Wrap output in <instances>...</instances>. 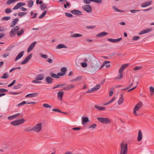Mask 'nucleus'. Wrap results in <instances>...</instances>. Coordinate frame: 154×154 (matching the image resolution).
Here are the masks:
<instances>
[{
	"mask_svg": "<svg viewBox=\"0 0 154 154\" xmlns=\"http://www.w3.org/2000/svg\"><path fill=\"white\" fill-rule=\"evenodd\" d=\"M128 144H124L123 143L120 145L121 146L120 154H127L128 152Z\"/></svg>",
	"mask_w": 154,
	"mask_h": 154,
	"instance_id": "obj_1",
	"label": "nucleus"
},
{
	"mask_svg": "<svg viewBox=\"0 0 154 154\" xmlns=\"http://www.w3.org/2000/svg\"><path fill=\"white\" fill-rule=\"evenodd\" d=\"M97 120L99 122L103 124H108L111 123L110 120L108 118L103 117H98Z\"/></svg>",
	"mask_w": 154,
	"mask_h": 154,
	"instance_id": "obj_2",
	"label": "nucleus"
},
{
	"mask_svg": "<svg viewBox=\"0 0 154 154\" xmlns=\"http://www.w3.org/2000/svg\"><path fill=\"white\" fill-rule=\"evenodd\" d=\"M25 120L24 119L14 121L11 122V124L14 126H16L23 123Z\"/></svg>",
	"mask_w": 154,
	"mask_h": 154,
	"instance_id": "obj_3",
	"label": "nucleus"
},
{
	"mask_svg": "<svg viewBox=\"0 0 154 154\" xmlns=\"http://www.w3.org/2000/svg\"><path fill=\"white\" fill-rule=\"evenodd\" d=\"M19 30V27L18 26H16L12 28L10 32V36L13 37L15 34L17 33Z\"/></svg>",
	"mask_w": 154,
	"mask_h": 154,
	"instance_id": "obj_4",
	"label": "nucleus"
},
{
	"mask_svg": "<svg viewBox=\"0 0 154 154\" xmlns=\"http://www.w3.org/2000/svg\"><path fill=\"white\" fill-rule=\"evenodd\" d=\"M100 87V85L97 84L94 87L89 89L86 92L88 93H91L94 91H97L99 89Z\"/></svg>",
	"mask_w": 154,
	"mask_h": 154,
	"instance_id": "obj_5",
	"label": "nucleus"
},
{
	"mask_svg": "<svg viewBox=\"0 0 154 154\" xmlns=\"http://www.w3.org/2000/svg\"><path fill=\"white\" fill-rule=\"evenodd\" d=\"M42 129V124L41 123L37 124L33 128V131L36 132H39Z\"/></svg>",
	"mask_w": 154,
	"mask_h": 154,
	"instance_id": "obj_6",
	"label": "nucleus"
},
{
	"mask_svg": "<svg viewBox=\"0 0 154 154\" xmlns=\"http://www.w3.org/2000/svg\"><path fill=\"white\" fill-rule=\"evenodd\" d=\"M82 9L88 13H90L92 11V8L90 5H85L82 7Z\"/></svg>",
	"mask_w": 154,
	"mask_h": 154,
	"instance_id": "obj_7",
	"label": "nucleus"
},
{
	"mask_svg": "<svg viewBox=\"0 0 154 154\" xmlns=\"http://www.w3.org/2000/svg\"><path fill=\"white\" fill-rule=\"evenodd\" d=\"M32 55V54L31 53L27 56L25 59L21 63L22 65L25 64L29 60L31 59Z\"/></svg>",
	"mask_w": 154,
	"mask_h": 154,
	"instance_id": "obj_8",
	"label": "nucleus"
},
{
	"mask_svg": "<svg viewBox=\"0 0 154 154\" xmlns=\"http://www.w3.org/2000/svg\"><path fill=\"white\" fill-rule=\"evenodd\" d=\"M70 12L73 14L77 15H82V12L78 10L74 9L71 10L70 11Z\"/></svg>",
	"mask_w": 154,
	"mask_h": 154,
	"instance_id": "obj_9",
	"label": "nucleus"
},
{
	"mask_svg": "<svg viewBox=\"0 0 154 154\" xmlns=\"http://www.w3.org/2000/svg\"><path fill=\"white\" fill-rule=\"evenodd\" d=\"M75 87V85L73 84H71L69 85H66L63 88V89L61 90L63 91H68L70 89H72Z\"/></svg>",
	"mask_w": 154,
	"mask_h": 154,
	"instance_id": "obj_10",
	"label": "nucleus"
},
{
	"mask_svg": "<svg viewBox=\"0 0 154 154\" xmlns=\"http://www.w3.org/2000/svg\"><path fill=\"white\" fill-rule=\"evenodd\" d=\"M152 30L153 29L152 28L146 29L141 31L140 33H139V35H140L145 33H146L149 32H151L152 31Z\"/></svg>",
	"mask_w": 154,
	"mask_h": 154,
	"instance_id": "obj_11",
	"label": "nucleus"
},
{
	"mask_svg": "<svg viewBox=\"0 0 154 154\" xmlns=\"http://www.w3.org/2000/svg\"><path fill=\"white\" fill-rule=\"evenodd\" d=\"M152 1H148L144 3H143L141 5V6L142 7H145L150 5L152 4Z\"/></svg>",
	"mask_w": 154,
	"mask_h": 154,
	"instance_id": "obj_12",
	"label": "nucleus"
},
{
	"mask_svg": "<svg viewBox=\"0 0 154 154\" xmlns=\"http://www.w3.org/2000/svg\"><path fill=\"white\" fill-rule=\"evenodd\" d=\"M67 71V68L65 67H63L61 68V72H59V76H62L66 74Z\"/></svg>",
	"mask_w": 154,
	"mask_h": 154,
	"instance_id": "obj_13",
	"label": "nucleus"
},
{
	"mask_svg": "<svg viewBox=\"0 0 154 154\" xmlns=\"http://www.w3.org/2000/svg\"><path fill=\"white\" fill-rule=\"evenodd\" d=\"M45 81L48 84L52 83L53 81V79L50 76H48L45 78Z\"/></svg>",
	"mask_w": 154,
	"mask_h": 154,
	"instance_id": "obj_14",
	"label": "nucleus"
},
{
	"mask_svg": "<svg viewBox=\"0 0 154 154\" xmlns=\"http://www.w3.org/2000/svg\"><path fill=\"white\" fill-rule=\"evenodd\" d=\"M36 43V42H33L29 46L28 50H27V52L29 53L34 48L35 44Z\"/></svg>",
	"mask_w": 154,
	"mask_h": 154,
	"instance_id": "obj_15",
	"label": "nucleus"
},
{
	"mask_svg": "<svg viewBox=\"0 0 154 154\" xmlns=\"http://www.w3.org/2000/svg\"><path fill=\"white\" fill-rule=\"evenodd\" d=\"M38 93H33L29 94L26 95L25 96V97L27 98L28 97H36L38 96Z\"/></svg>",
	"mask_w": 154,
	"mask_h": 154,
	"instance_id": "obj_16",
	"label": "nucleus"
},
{
	"mask_svg": "<svg viewBox=\"0 0 154 154\" xmlns=\"http://www.w3.org/2000/svg\"><path fill=\"white\" fill-rule=\"evenodd\" d=\"M143 105V103L142 102H140L137 103L135 106L134 109L138 111L139 110Z\"/></svg>",
	"mask_w": 154,
	"mask_h": 154,
	"instance_id": "obj_17",
	"label": "nucleus"
},
{
	"mask_svg": "<svg viewBox=\"0 0 154 154\" xmlns=\"http://www.w3.org/2000/svg\"><path fill=\"white\" fill-rule=\"evenodd\" d=\"M122 39V37L120 38H119L116 39H113L112 38H108L107 39L108 41L109 42H113V43H116L118 42H119L121 41Z\"/></svg>",
	"mask_w": 154,
	"mask_h": 154,
	"instance_id": "obj_18",
	"label": "nucleus"
},
{
	"mask_svg": "<svg viewBox=\"0 0 154 154\" xmlns=\"http://www.w3.org/2000/svg\"><path fill=\"white\" fill-rule=\"evenodd\" d=\"M64 94V92L60 91L57 93V98L60 101H61Z\"/></svg>",
	"mask_w": 154,
	"mask_h": 154,
	"instance_id": "obj_19",
	"label": "nucleus"
},
{
	"mask_svg": "<svg viewBox=\"0 0 154 154\" xmlns=\"http://www.w3.org/2000/svg\"><path fill=\"white\" fill-rule=\"evenodd\" d=\"M19 20V19L18 18H16L13 19V20L11 22L10 24V27H13L17 23V22Z\"/></svg>",
	"mask_w": 154,
	"mask_h": 154,
	"instance_id": "obj_20",
	"label": "nucleus"
},
{
	"mask_svg": "<svg viewBox=\"0 0 154 154\" xmlns=\"http://www.w3.org/2000/svg\"><path fill=\"white\" fill-rule=\"evenodd\" d=\"M24 51H23L20 52L17 56L15 58L14 61H16L20 59L23 55L24 54Z\"/></svg>",
	"mask_w": 154,
	"mask_h": 154,
	"instance_id": "obj_21",
	"label": "nucleus"
},
{
	"mask_svg": "<svg viewBox=\"0 0 154 154\" xmlns=\"http://www.w3.org/2000/svg\"><path fill=\"white\" fill-rule=\"evenodd\" d=\"M82 123L83 125L86 124L88 122L89 119L87 117H82Z\"/></svg>",
	"mask_w": 154,
	"mask_h": 154,
	"instance_id": "obj_22",
	"label": "nucleus"
},
{
	"mask_svg": "<svg viewBox=\"0 0 154 154\" xmlns=\"http://www.w3.org/2000/svg\"><path fill=\"white\" fill-rule=\"evenodd\" d=\"M44 78V74H40L37 76L35 79L37 80H42Z\"/></svg>",
	"mask_w": 154,
	"mask_h": 154,
	"instance_id": "obj_23",
	"label": "nucleus"
},
{
	"mask_svg": "<svg viewBox=\"0 0 154 154\" xmlns=\"http://www.w3.org/2000/svg\"><path fill=\"white\" fill-rule=\"evenodd\" d=\"M50 74L51 75V77L52 78H53L58 79L60 78V76H60L59 75V73H58L57 74H56L54 73L53 72H51L50 73Z\"/></svg>",
	"mask_w": 154,
	"mask_h": 154,
	"instance_id": "obj_24",
	"label": "nucleus"
},
{
	"mask_svg": "<svg viewBox=\"0 0 154 154\" xmlns=\"http://www.w3.org/2000/svg\"><path fill=\"white\" fill-rule=\"evenodd\" d=\"M142 134L141 131L139 130L138 133V135L137 137V140L138 141H141L142 138Z\"/></svg>",
	"mask_w": 154,
	"mask_h": 154,
	"instance_id": "obj_25",
	"label": "nucleus"
},
{
	"mask_svg": "<svg viewBox=\"0 0 154 154\" xmlns=\"http://www.w3.org/2000/svg\"><path fill=\"white\" fill-rule=\"evenodd\" d=\"M124 102V97L123 94L122 93L121 94V97L120 98L118 101V104L119 105L122 104Z\"/></svg>",
	"mask_w": 154,
	"mask_h": 154,
	"instance_id": "obj_26",
	"label": "nucleus"
},
{
	"mask_svg": "<svg viewBox=\"0 0 154 154\" xmlns=\"http://www.w3.org/2000/svg\"><path fill=\"white\" fill-rule=\"evenodd\" d=\"M67 48V47L66 45L62 44L58 45L56 47L57 49H60L62 48Z\"/></svg>",
	"mask_w": 154,
	"mask_h": 154,
	"instance_id": "obj_27",
	"label": "nucleus"
},
{
	"mask_svg": "<svg viewBox=\"0 0 154 154\" xmlns=\"http://www.w3.org/2000/svg\"><path fill=\"white\" fill-rule=\"evenodd\" d=\"M108 34V33L106 32H102L97 34V37H102L107 35Z\"/></svg>",
	"mask_w": 154,
	"mask_h": 154,
	"instance_id": "obj_28",
	"label": "nucleus"
},
{
	"mask_svg": "<svg viewBox=\"0 0 154 154\" xmlns=\"http://www.w3.org/2000/svg\"><path fill=\"white\" fill-rule=\"evenodd\" d=\"M82 35L79 33H75L70 36L71 38H77L81 37Z\"/></svg>",
	"mask_w": 154,
	"mask_h": 154,
	"instance_id": "obj_29",
	"label": "nucleus"
},
{
	"mask_svg": "<svg viewBox=\"0 0 154 154\" xmlns=\"http://www.w3.org/2000/svg\"><path fill=\"white\" fill-rule=\"evenodd\" d=\"M28 4L27 6L29 8H31L32 7L33 5V2L32 0H30L28 1Z\"/></svg>",
	"mask_w": 154,
	"mask_h": 154,
	"instance_id": "obj_30",
	"label": "nucleus"
},
{
	"mask_svg": "<svg viewBox=\"0 0 154 154\" xmlns=\"http://www.w3.org/2000/svg\"><path fill=\"white\" fill-rule=\"evenodd\" d=\"M94 107L99 110L103 111L105 109V107L99 106L96 105L94 106Z\"/></svg>",
	"mask_w": 154,
	"mask_h": 154,
	"instance_id": "obj_31",
	"label": "nucleus"
},
{
	"mask_svg": "<svg viewBox=\"0 0 154 154\" xmlns=\"http://www.w3.org/2000/svg\"><path fill=\"white\" fill-rule=\"evenodd\" d=\"M20 0H8L6 2V4L8 5H10L16 1H19Z\"/></svg>",
	"mask_w": 154,
	"mask_h": 154,
	"instance_id": "obj_32",
	"label": "nucleus"
},
{
	"mask_svg": "<svg viewBox=\"0 0 154 154\" xmlns=\"http://www.w3.org/2000/svg\"><path fill=\"white\" fill-rule=\"evenodd\" d=\"M30 15L32 16L31 18L32 19L35 18L37 15V13L34 14L33 11H31L30 12Z\"/></svg>",
	"mask_w": 154,
	"mask_h": 154,
	"instance_id": "obj_33",
	"label": "nucleus"
},
{
	"mask_svg": "<svg viewBox=\"0 0 154 154\" xmlns=\"http://www.w3.org/2000/svg\"><path fill=\"white\" fill-rule=\"evenodd\" d=\"M40 8L42 10H44L47 8V5L46 4L43 3L40 5Z\"/></svg>",
	"mask_w": 154,
	"mask_h": 154,
	"instance_id": "obj_34",
	"label": "nucleus"
},
{
	"mask_svg": "<svg viewBox=\"0 0 154 154\" xmlns=\"http://www.w3.org/2000/svg\"><path fill=\"white\" fill-rule=\"evenodd\" d=\"M24 32V29L23 28H22L21 29L20 31H18L17 32V34L18 36H20V35L23 34Z\"/></svg>",
	"mask_w": 154,
	"mask_h": 154,
	"instance_id": "obj_35",
	"label": "nucleus"
},
{
	"mask_svg": "<svg viewBox=\"0 0 154 154\" xmlns=\"http://www.w3.org/2000/svg\"><path fill=\"white\" fill-rule=\"evenodd\" d=\"M20 2H18L13 8V10H17L20 8L21 7Z\"/></svg>",
	"mask_w": 154,
	"mask_h": 154,
	"instance_id": "obj_36",
	"label": "nucleus"
},
{
	"mask_svg": "<svg viewBox=\"0 0 154 154\" xmlns=\"http://www.w3.org/2000/svg\"><path fill=\"white\" fill-rule=\"evenodd\" d=\"M123 77V73H119V75L117 77L115 78L114 79L116 80L121 79Z\"/></svg>",
	"mask_w": 154,
	"mask_h": 154,
	"instance_id": "obj_37",
	"label": "nucleus"
},
{
	"mask_svg": "<svg viewBox=\"0 0 154 154\" xmlns=\"http://www.w3.org/2000/svg\"><path fill=\"white\" fill-rule=\"evenodd\" d=\"M22 85L20 84H18L17 85H14L13 88V89L15 90L19 89L21 88Z\"/></svg>",
	"mask_w": 154,
	"mask_h": 154,
	"instance_id": "obj_38",
	"label": "nucleus"
},
{
	"mask_svg": "<svg viewBox=\"0 0 154 154\" xmlns=\"http://www.w3.org/2000/svg\"><path fill=\"white\" fill-rule=\"evenodd\" d=\"M112 8L115 11L121 12H124V10H121L118 9L116 6H113V7Z\"/></svg>",
	"mask_w": 154,
	"mask_h": 154,
	"instance_id": "obj_39",
	"label": "nucleus"
},
{
	"mask_svg": "<svg viewBox=\"0 0 154 154\" xmlns=\"http://www.w3.org/2000/svg\"><path fill=\"white\" fill-rule=\"evenodd\" d=\"M11 18V17L10 16L5 17L1 18V20H10Z\"/></svg>",
	"mask_w": 154,
	"mask_h": 154,
	"instance_id": "obj_40",
	"label": "nucleus"
},
{
	"mask_svg": "<svg viewBox=\"0 0 154 154\" xmlns=\"http://www.w3.org/2000/svg\"><path fill=\"white\" fill-rule=\"evenodd\" d=\"M116 98V97H113L112 99L110 100L107 103H105L104 104V105H107L108 104L111 103H112V102L114 101L115 100Z\"/></svg>",
	"mask_w": 154,
	"mask_h": 154,
	"instance_id": "obj_41",
	"label": "nucleus"
},
{
	"mask_svg": "<svg viewBox=\"0 0 154 154\" xmlns=\"http://www.w3.org/2000/svg\"><path fill=\"white\" fill-rule=\"evenodd\" d=\"M8 73L6 72L3 74V75L1 77V78L3 79H6L8 78Z\"/></svg>",
	"mask_w": 154,
	"mask_h": 154,
	"instance_id": "obj_42",
	"label": "nucleus"
},
{
	"mask_svg": "<svg viewBox=\"0 0 154 154\" xmlns=\"http://www.w3.org/2000/svg\"><path fill=\"white\" fill-rule=\"evenodd\" d=\"M47 13V11H45L39 17V18L41 19L44 17L45 15Z\"/></svg>",
	"mask_w": 154,
	"mask_h": 154,
	"instance_id": "obj_43",
	"label": "nucleus"
},
{
	"mask_svg": "<svg viewBox=\"0 0 154 154\" xmlns=\"http://www.w3.org/2000/svg\"><path fill=\"white\" fill-rule=\"evenodd\" d=\"M150 90V95L152 96L154 93V88L152 86H151L149 88Z\"/></svg>",
	"mask_w": 154,
	"mask_h": 154,
	"instance_id": "obj_44",
	"label": "nucleus"
},
{
	"mask_svg": "<svg viewBox=\"0 0 154 154\" xmlns=\"http://www.w3.org/2000/svg\"><path fill=\"white\" fill-rule=\"evenodd\" d=\"M12 11V10L10 8H8L5 10V12L6 14H9Z\"/></svg>",
	"mask_w": 154,
	"mask_h": 154,
	"instance_id": "obj_45",
	"label": "nucleus"
},
{
	"mask_svg": "<svg viewBox=\"0 0 154 154\" xmlns=\"http://www.w3.org/2000/svg\"><path fill=\"white\" fill-rule=\"evenodd\" d=\"M21 68V67H15V68H12L11 69L10 71H9V72H12L13 71L16 70V69H20Z\"/></svg>",
	"mask_w": 154,
	"mask_h": 154,
	"instance_id": "obj_46",
	"label": "nucleus"
},
{
	"mask_svg": "<svg viewBox=\"0 0 154 154\" xmlns=\"http://www.w3.org/2000/svg\"><path fill=\"white\" fill-rule=\"evenodd\" d=\"M143 67L142 66H138L134 68L133 69L134 70H137L141 69Z\"/></svg>",
	"mask_w": 154,
	"mask_h": 154,
	"instance_id": "obj_47",
	"label": "nucleus"
},
{
	"mask_svg": "<svg viewBox=\"0 0 154 154\" xmlns=\"http://www.w3.org/2000/svg\"><path fill=\"white\" fill-rule=\"evenodd\" d=\"M65 14L66 16L69 17H73L72 14L69 13H66Z\"/></svg>",
	"mask_w": 154,
	"mask_h": 154,
	"instance_id": "obj_48",
	"label": "nucleus"
},
{
	"mask_svg": "<svg viewBox=\"0 0 154 154\" xmlns=\"http://www.w3.org/2000/svg\"><path fill=\"white\" fill-rule=\"evenodd\" d=\"M43 106L46 108H51L52 106L47 103H44L43 105Z\"/></svg>",
	"mask_w": 154,
	"mask_h": 154,
	"instance_id": "obj_49",
	"label": "nucleus"
},
{
	"mask_svg": "<svg viewBox=\"0 0 154 154\" xmlns=\"http://www.w3.org/2000/svg\"><path fill=\"white\" fill-rule=\"evenodd\" d=\"M26 103V101H22V102H21V103H20L17 104V105L16 106H17V107L21 105H24Z\"/></svg>",
	"mask_w": 154,
	"mask_h": 154,
	"instance_id": "obj_50",
	"label": "nucleus"
},
{
	"mask_svg": "<svg viewBox=\"0 0 154 154\" xmlns=\"http://www.w3.org/2000/svg\"><path fill=\"white\" fill-rule=\"evenodd\" d=\"M93 0H84L83 2L84 3L86 4H89L91 2H93Z\"/></svg>",
	"mask_w": 154,
	"mask_h": 154,
	"instance_id": "obj_51",
	"label": "nucleus"
},
{
	"mask_svg": "<svg viewBox=\"0 0 154 154\" xmlns=\"http://www.w3.org/2000/svg\"><path fill=\"white\" fill-rule=\"evenodd\" d=\"M140 38L139 36H134L132 38L131 40L132 41H135L138 39Z\"/></svg>",
	"mask_w": 154,
	"mask_h": 154,
	"instance_id": "obj_52",
	"label": "nucleus"
},
{
	"mask_svg": "<svg viewBox=\"0 0 154 154\" xmlns=\"http://www.w3.org/2000/svg\"><path fill=\"white\" fill-rule=\"evenodd\" d=\"M16 80H14L13 81V82L11 83H10V84H9V85H8V87H11L12 86H13L14 84L15 83V82H16Z\"/></svg>",
	"mask_w": 154,
	"mask_h": 154,
	"instance_id": "obj_53",
	"label": "nucleus"
},
{
	"mask_svg": "<svg viewBox=\"0 0 154 154\" xmlns=\"http://www.w3.org/2000/svg\"><path fill=\"white\" fill-rule=\"evenodd\" d=\"M40 55L41 57L44 59H47L48 57V56L47 55L45 54H40Z\"/></svg>",
	"mask_w": 154,
	"mask_h": 154,
	"instance_id": "obj_54",
	"label": "nucleus"
},
{
	"mask_svg": "<svg viewBox=\"0 0 154 154\" xmlns=\"http://www.w3.org/2000/svg\"><path fill=\"white\" fill-rule=\"evenodd\" d=\"M97 126V125L96 124H93L90 125L89 127V128H92L93 129H94Z\"/></svg>",
	"mask_w": 154,
	"mask_h": 154,
	"instance_id": "obj_55",
	"label": "nucleus"
},
{
	"mask_svg": "<svg viewBox=\"0 0 154 154\" xmlns=\"http://www.w3.org/2000/svg\"><path fill=\"white\" fill-rule=\"evenodd\" d=\"M70 5V4L68 2H66V4L64 5V7L65 8H66L67 6H69Z\"/></svg>",
	"mask_w": 154,
	"mask_h": 154,
	"instance_id": "obj_56",
	"label": "nucleus"
},
{
	"mask_svg": "<svg viewBox=\"0 0 154 154\" xmlns=\"http://www.w3.org/2000/svg\"><path fill=\"white\" fill-rule=\"evenodd\" d=\"M22 93V92H9V93L13 95H17L20 94Z\"/></svg>",
	"mask_w": 154,
	"mask_h": 154,
	"instance_id": "obj_57",
	"label": "nucleus"
},
{
	"mask_svg": "<svg viewBox=\"0 0 154 154\" xmlns=\"http://www.w3.org/2000/svg\"><path fill=\"white\" fill-rule=\"evenodd\" d=\"M26 14L27 13L26 12H20L18 13V16L20 17H21Z\"/></svg>",
	"mask_w": 154,
	"mask_h": 154,
	"instance_id": "obj_58",
	"label": "nucleus"
},
{
	"mask_svg": "<svg viewBox=\"0 0 154 154\" xmlns=\"http://www.w3.org/2000/svg\"><path fill=\"white\" fill-rule=\"evenodd\" d=\"M81 66L82 67L85 68L87 66V63L86 62H83L81 63Z\"/></svg>",
	"mask_w": 154,
	"mask_h": 154,
	"instance_id": "obj_59",
	"label": "nucleus"
},
{
	"mask_svg": "<svg viewBox=\"0 0 154 154\" xmlns=\"http://www.w3.org/2000/svg\"><path fill=\"white\" fill-rule=\"evenodd\" d=\"M93 2L97 3L98 4L101 3L102 2V0H93Z\"/></svg>",
	"mask_w": 154,
	"mask_h": 154,
	"instance_id": "obj_60",
	"label": "nucleus"
},
{
	"mask_svg": "<svg viewBox=\"0 0 154 154\" xmlns=\"http://www.w3.org/2000/svg\"><path fill=\"white\" fill-rule=\"evenodd\" d=\"M8 90L4 88H0V93L6 92L8 91Z\"/></svg>",
	"mask_w": 154,
	"mask_h": 154,
	"instance_id": "obj_61",
	"label": "nucleus"
},
{
	"mask_svg": "<svg viewBox=\"0 0 154 154\" xmlns=\"http://www.w3.org/2000/svg\"><path fill=\"white\" fill-rule=\"evenodd\" d=\"M128 66L129 64H125L122 65L121 67L124 69Z\"/></svg>",
	"mask_w": 154,
	"mask_h": 154,
	"instance_id": "obj_62",
	"label": "nucleus"
},
{
	"mask_svg": "<svg viewBox=\"0 0 154 154\" xmlns=\"http://www.w3.org/2000/svg\"><path fill=\"white\" fill-rule=\"evenodd\" d=\"M81 129L80 127H76L72 128V129L74 131H79Z\"/></svg>",
	"mask_w": 154,
	"mask_h": 154,
	"instance_id": "obj_63",
	"label": "nucleus"
},
{
	"mask_svg": "<svg viewBox=\"0 0 154 154\" xmlns=\"http://www.w3.org/2000/svg\"><path fill=\"white\" fill-rule=\"evenodd\" d=\"M33 128L32 129H30L29 128H26L25 129V131L27 132H30L31 131H33Z\"/></svg>",
	"mask_w": 154,
	"mask_h": 154,
	"instance_id": "obj_64",
	"label": "nucleus"
}]
</instances>
